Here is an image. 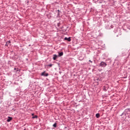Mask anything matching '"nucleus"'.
Listing matches in <instances>:
<instances>
[{
	"label": "nucleus",
	"mask_w": 130,
	"mask_h": 130,
	"mask_svg": "<svg viewBox=\"0 0 130 130\" xmlns=\"http://www.w3.org/2000/svg\"><path fill=\"white\" fill-rule=\"evenodd\" d=\"M16 68H14V70L16 71Z\"/></svg>",
	"instance_id": "obj_13"
},
{
	"label": "nucleus",
	"mask_w": 130,
	"mask_h": 130,
	"mask_svg": "<svg viewBox=\"0 0 130 130\" xmlns=\"http://www.w3.org/2000/svg\"><path fill=\"white\" fill-rule=\"evenodd\" d=\"M48 67H50V68H51V67H52V64H50L48 65Z\"/></svg>",
	"instance_id": "obj_11"
},
{
	"label": "nucleus",
	"mask_w": 130,
	"mask_h": 130,
	"mask_svg": "<svg viewBox=\"0 0 130 130\" xmlns=\"http://www.w3.org/2000/svg\"><path fill=\"white\" fill-rule=\"evenodd\" d=\"M56 125H57V123H55L53 125V126L54 127H56Z\"/></svg>",
	"instance_id": "obj_8"
},
{
	"label": "nucleus",
	"mask_w": 130,
	"mask_h": 130,
	"mask_svg": "<svg viewBox=\"0 0 130 130\" xmlns=\"http://www.w3.org/2000/svg\"><path fill=\"white\" fill-rule=\"evenodd\" d=\"M32 115H34V114H32Z\"/></svg>",
	"instance_id": "obj_14"
},
{
	"label": "nucleus",
	"mask_w": 130,
	"mask_h": 130,
	"mask_svg": "<svg viewBox=\"0 0 130 130\" xmlns=\"http://www.w3.org/2000/svg\"><path fill=\"white\" fill-rule=\"evenodd\" d=\"M41 75L44 76L45 77H47V76H48V73H45V72H44L42 73Z\"/></svg>",
	"instance_id": "obj_2"
},
{
	"label": "nucleus",
	"mask_w": 130,
	"mask_h": 130,
	"mask_svg": "<svg viewBox=\"0 0 130 130\" xmlns=\"http://www.w3.org/2000/svg\"><path fill=\"white\" fill-rule=\"evenodd\" d=\"M12 119H13V118L12 117H8V119H7L8 122H10V121H11V120H12Z\"/></svg>",
	"instance_id": "obj_3"
},
{
	"label": "nucleus",
	"mask_w": 130,
	"mask_h": 130,
	"mask_svg": "<svg viewBox=\"0 0 130 130\" xmlns=\"http://www.w3.org/2000/svg\"><path fill=\"white\" fill-rule=\"evenodd\" d=\"M95 116L96 118H99V117H100V114L99 113L96 114Z\"/></svg>",
	"instance_id": "obj_6"
},
{
	"label": "nucleus",
	"mask_w": 130,
	"mask_h": 130,
	"mask_svg": "<svg viewBox=\"0 0 130 130\" xmlns=\"http://www.w3.org/2000/svg\"><path fill=\"white\" fill-rule=\"evenodd\" d=\"M37 115H35V116H34L33 117H32V118H37Z\"/></svg>",
	"instance_id": "obj_10"
},
{
	"label": "nucleus",
	"mask_w": 130,
	"mask_h": 130,
	"mask_svg": "<svg viewBox=\"0 0 130 130\" xmlns=\"http://www.w3.org/2000/svg\"><path fill=\"white\" fill-rule=\"evenodd\" d=\"M10 43H11V41H8L7 42V43H6L7 44H10Z\"/></svg>",
	"instance_id": "obj_9"
},
{
	"label": "nucleus",
	"mask_w": 130,
	"mask_h": 130,
	"mask_svg": "<svg viewBox=\"0 0 130 130\" xmlns=\"http://www.w3.org/2000/svg\"><path fill=\"white\" fill-rule=\"evenodd\" d=\"M56 58H57V55H53V59L54 60H55L56 59Z\"/></svg>",
	"instance_id": "obj_5"
},
{
	"label": "nucleus",
	"mask_w": 130,
	"mask_h": 130,
	"mask_svg": "<svg viewBox=\"0 0 130 130\" xmlns=\"http://www.w3.org/2000/svg\"><path fill=\"white\" fill-rule=\"evenodd\" d=\"M106 66H107V64H106V62L102 61L100 63V67H106Z\"/></svg>",
	"instance_id": "obj_1"
},
{
	"label": "nucleus",
	"mask_w": 130,
	"mask_h": 130,
	"mask_svg": "<svg viewBox=\"0 0 130 130\" xmlns=\"http://www.w3.org/2000/svg\"><path fill=\"white\" fill-rule=\"evenodd\" d=\"M63 55V52L59 53V56H62Z\"/></svg>",
	"instance_id": "obj_7"
},
{
	"label": "nucleus",
	"mask_w": 130,
	"mask_h": 130,
	"mask_svg": "<svg viewBox=\"0 0 130 130\" xmlns=\"http://www.w3.org/2000/svg\"><path fill=\"white\" fill-rule=\"evenodd\" d=\"M64 40H67V41L70 42L71 41V38H65Z\"/></svg>",
	"instance_id": "obj_4"
},
{
	"label": "nucleus",
	"mask_w": 130,
	"mask_h": 130,
	"mask_svg": "<svg viewBox=\"0 0 130 130\" xmlns=\"http://www.w3.org/2000/svg\"><path fill=\"white\" fill-rule=\"evenodd\" d=\"M89 61L91 63L92 62V61H91V60H89Z\"/></svg>",
	"instance_id": "obj_12"
}]
</instances>
